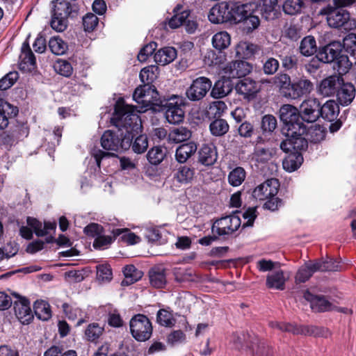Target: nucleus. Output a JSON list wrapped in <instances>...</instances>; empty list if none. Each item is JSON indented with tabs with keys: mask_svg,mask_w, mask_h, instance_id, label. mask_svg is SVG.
<instances>
[{
	"mask_svg": "<svg viewBox=\"0 0 356 356\" xmlns=\"http://www.w3.org/2000/svg\"><path fill=\"white\" fill-rule=\"evenodd\" d=\"M191 137V131L184 127L175 128L172 129L168 134V140L175 143L186 141Z\"/></svg>",
	"mask_w": 356,
	"mask_h": 356,
	"instance_id": "obj_39",
	"label": "nucleus"
},
{
	"mask_svg": "<svg viewBox=\"0 0 356 356\" xmlns=\"http://www.w3.org/2000/svg\"><path fill=\"white\" fill-rule=\"evenodd\" d=\"M320 116L330 122L337 120L339 113V107L334 100L327 101L321 107L320 106Z\"/></svg>",
	"mask_w": 356,
	"mask_h": 356,
	"instance_id": "obj_25",
	"label": "nucleus"
},
{
	"mask_svg": "<svg viewBox=\"0 0 356 356\" xmlns=\"http://www.w3.org/2000/svg\"><path fill=\"white\" fill-rule=\"evenodd\" d=\"M124 279L122 281V285L128 286L143 277V272L138 270L134 265H128L124 267L123 270Z\"/></svg>",
	"mask_w": 356,
	"mask_h": 356,
	"instance_id": "obj_33",
	"label": "nucleus"
},
{
	"mask_svg": "<svg viewBox=\"0 0 356 356\" xmlns=\"http://www.w3.org/2000/svg\"><path fill=\"white\" fill-rule=\"evenodd\" d=\"M43 356H77L76 352L73 350H69L64 353L58 346H53L48 348Z\"/></svg>",
	"mask_w": 356,
	"mask_h": 356,
	"instance_id": "obj_64",
	"label": "nucleus"
},
{
	"mask_svg": "<svg viewBox=\"0 0 356 356\" xmlns=\"http://www.w3.org/2000/svg\"><path fill=\"white\" fill-rule=\"evenodd\" d=\"M149 282L155 288H163L166 284L165 270L161 268H154L149 272Z\"/></svg>",
	"mask_w": 356,
	"mask_h": 356,
	"instance_id": "obj_35",
	"label": "nucleus"
},
{
	"mask_svg": "<svg viewBox=\"0 0 356 356\" xmlns=\"http://www.w3.org/2000/svg\"><path fill=\"white\" fill-rule=\"evenodd\" d=\"M113 238L120 236V239L127 243L128 244L133 245L140 241V238L135 234L130 232L127 229H115L113 230Z\"/></svg>",
	"mask_w": 356,
	"mask_h": 356,
	"instance_id": "obj_49",
	"label": "nucleus"
},
{
	"mask_svg": "<svg viewBox=\"0 0 356 356\" xmlns=\"http://www.w3.org/2000/svg\"><path fill=\"white\" fill-rule=\"evenodd\" d=\"M229 124L223 119H216L209 126L211 134L216 136L225 135L229 131Z\"/></svg>",
	"mask_w": 356,
	"mask_h": 356,
	"instance_id": "obj_50",
	"label": "nucleus"
},
{
	"mask_svg": "<svg viewBox=\"0 0 356 356\" xmlns=\"http://www.w3.org/2000/svg\"><path fill=\"white\" fill-rule=\"evenodd\" d=\"M14 310L17 318L23 324H28L33 319L30 303L25 298H19L14 302Z\"/></svg>",
	"mask_w": 356,
	"mask_h": 356,
	"instance_id": "obj_15",
	"label": "nucleus"
},
{
	"mask_svg": "<svg viewBox=\"0 0 356 356\" xmlns=\"http://www.w3.org/2000/svg\"><path fill=\"white\" fill-rule=\"evenodd\" d=\"M158 74L159 67L156 65H149L141 70L139 76L144 84L150 85L156 79Z\"/></svg>",
	"mask_w": 356,
	"mask_h": 356,
	"instance_id": "obj_41",
	"label": "nucleus"
},
{
	"mask_svg": "<svg viewBox=\"0 0 356 356\" xmlns=\"http://www.w3.org/2000/svg\"><path fill=\"white\" fill-rule=\"evenodd\" d=\"M156 322L161 326L171 327L175 324L176 319L171 312L161 309L156 314Z\"/></svg>",
	"mask_w": 356,
	"mask_h": 356,
	"instance_id": "obj_46",
	"label": "nucleus"
},
{
	"mask_svg": "<svg viewBox=\"0 0 356 356\" xmlns=\"http://www.w3.org/2000/svg\"><path fill=\"white\" fill-rule=\"evenodd\" d=\"M233 89L232 84L229 79H220L216 81L211 89V95L216 99L225 97Z\"/></svg>",
	"mask_w": 356,
	"mask_h": 356,
	"instance_id": "obj_28",
	"label": "nucleus"
},
{
	"mask_svg": "<svg viewBox=\"0 0 356 356\" xmlns=\"http://www.w3.org/2000/svg\"><path fill=\"white\" fill-rule=\"evenodd\" d=\"M166 106L165 116L169 123L178 124L183 121L184 112L179 105L168 103Z\"/></svg>",
	"mask_w": 356,
	"mask_h": 356,
	"instance_id": "obj_27",
	"label": "nucleus"
},
{
	"mask_svg": "<svg viewBox=\"0 0 356 356\" xmlns=\"http://www.w3.org/2000/svg\"><path fill=\"white\" fill-rule=\"evenodd\" d=\"M21 68H26L29 70L33 69L35 65V58L31 51L29 44L24 42L22 47V54L20 55Z\"/></svg>",
	"mask_w": 356,
	"mask_h": 356,
	"instance_id": "obj_30",
	"label": "nucleus"
},
{
	"mask_svg": "<svg viewBox=\"0 0 356 356\" xmlns=\"http://www.w3.org/2000/svg\"><path fill=\"white\" fill-rule=\"evenodd\" d=\"M157 44L154 42H149L144 46L138 54V59L140 62H145L156 50Z\"/></svg>",
	"mask_w": 356,
	"mask_h": 356,
	"instance_id": "obj_63",
	"label": "nucleus"
},
{
	"mask_svg": "<svg viewBox=\"0 0 356 356\" xmlns=\"http://www.w3.org/2000/svg\"><path fill=\"white\" fill-rule=\"evenodd\" d=\"M300 51L305 56L314 54L316 51V43L314 38L312 36L304 38L300 42Z\"/></svg>",
	"mask_w": 356,
	"mask_h": 356,
	"instance_id": "obj_47",
	"label": "nucleus"
},
{
	"mask_svg": "<svg viewBox=\"0 0 356 356\" xmlns=\"http://www.w3.org/2000/svg\"><path fill=\"white\" fill-rule=\"evenodd\" d=\"M211 86L212 82L209 78L200 76L193 80L191 86L186 89V95L191 101H200L207 95Z\"/></svg>",
	"mask_w": 356,
	"mask_h": 356,
	"instance_id": "obj_7",
	"label": "nucleus"
},
{
	"mask_svg": "<svg viewBox=\"0 0 356 356\" xmlns=\"http://www.w3.org/2000/svg\"><path fill=\"white\" fill-rule=\"evenodd\" d=\"M279 186L277 179H268L254 188L252 195L254 198L259 200H268L277 195Z\"/></svg>",
	"mask_w": 356,
	"mask_h": 356,
	"instance_id": "obj_10",
	"label": "nucleus"
},
{
	"mask_svg": "<svg viewBox=\"0 0 356 356\" xmlns=\"http://www.w3.org/2000/svg\"><path fill=\"white\" fill-rule=\"evenodd\" d=\"M273 85L277 88L281 93L286 97V95L291 94L292 83L290 76L286 74H278L271 78Z\"/></svg>",
	"mask_w": 356,
	"mask_h": 356,
	"instance_id": "obj_29",
	"label": "nucleus"
},
{
	"mask_svg": "<svg viewBox=\"0 0 356 356\" xmlns=\"http://www.w3.org/2000/svg\"><path fill=\"white\" fill-rule=\"evenodd\" d=\"M54 8L52 11V18L51 20V26L56 31L62 32L67 26V18L73 17L74 10L70 2L65 0H56L52 2Z\"/></svg>",
	"mask_w": 356,
	"mask_h": 356,
	"instance_id": "obj_3",
	"label": "nucleus"
},
{
	"mask_svg": "<svg viewBox=\"0 0 356 356\" xmlns=\"http://www.w3.org/2000/svg\"><path fill=\"white\" fill-rule=\"evenodd\" d=\"M236 92L243 95L244 98H252L260 90V86L251 79L241 80L236 85Z\"/></svg>",
	"mask_w": 356,
	"mask_h": 356,
	"instance_id": "obj_16",
	"label": "nucleus"
},
{
	"mask_svg": "<svg viewBox=\"0 0 356 356\" xmlns=\"http://www.w3.org/2000/svg\"><path fill=\"white\" fill-rule=\"evenodd\" d=\"M252 5L250 3L236 4L230 9V22L234 23L242 22L247 17L252 14Z\"/></svg>",
	"mask_w": 356,
	"mask_h": 356,
	"instance_id": "obj_19",
	"label": "nucleus"
},
{
	"mask_svg": "<svg viewBox=\"0 0 356 356\" xmlns=\"http://www.w3.org/2000/svg\"><path fill=\"white\" fill-rule=\"evenodd\" d=\"M55 71L64 76L69 77L73 72L71 64L65 60H58L54 65Z\"/></svg>",
	"mask_w": 356,
	"mask_h": 356,
	"instance_id": "obj_55",
	"label": "nucleus"
},
{
	"mask_svg": "<svg viewBox=\"0 0 356 356\" xmlns=\"http://www.w3.org/2000/svg\"><path fill=\"white\" fill-rule=\"evenodd\" d=\"M316 270L318 271H337L340 270L339 262L332 258L324 261H316Z\"/></svg>",
	"mask_w": 356,
	"mask_h": 356,
	"instance_id": "obj_51",
	"label": "nucleus"
},
{
	"mask_svg": "<svg viewBox=\"0 0 356 356\" xmlns=\"http://www.w3.org/2000/svg\"><path fill=\"white\" fill-rule=\"evenodd\" d=\"M286 278L282 270H277L267 276L266 285L271 289L283 290Z\"/></svg>",
	"mask_w": 356,
	"mask_h": 356,
	"instance_id": "obj_34",
	"label": "nucleus"
},
{
	"mask_svg": "<svg viewBox=\"0 0 356 356\" xmlns=\"http://www.w3.org/2000/svg\"><path fill=\"white\" fill-rule=\"evenodd\" d=\"M17 113V107L0 99V129L6 128L8 124V118L15 117Z\"/></svg>",
	"mask_w": 356,
	"mask_h": 356,
	"instance_id": "obj_22",
	"label": "nucleus"
},
{
	"mask_svg": "<svg viewBox=\"0 0 356 356\" xmlns=\"http://www.w3.org/2000/svg\"><path fill=\"white\" fill-rule=\"evenodd\" d=\"M257 49L255 44L241 41L236 47V55L240 58L248 59L254 56Z\"/></svg>",
	"mask_w": 356,
	"mask_h": 356,
	"instance_id": "obj_32",
	"label": "nucleus"
},
{
	"mask_svg": "<svg viewBox=\"0 0 356 356\" xmlns=\"http://www.w3.org/2000/svg\"><path fill=\"white\" fill-rule=\"evenodd\" d=\"M230 9L228 3L222 1L211 8L208 18L213 24H220L230 22Z\"/></svg>",
	"mask_w": 356,
	"mask_h": 356,
	"instance_id": "obj_12",
	"label": "nucleus"
},
{
	"mask_svg": "<svg viewBox=\"0 0 356 356\" xmlns=\"http://www.w3.org/2000/svg\"><path fill=\"white\" fill-rule=\"evenodd\" d=\"M231 42L230 35L226 31L216 33L212 38V44L214 48L222 50L227 48Z\"/></svg>",
	"mask_w": 356,
	"mask_h": 356,
	"instance_id": "obj_43",
	"label": "nucleus"
},
{
	"mask_svg": "<svg viewBox=\"0 0 356 356\" xmlns=\"http://www.w3.org/2000/svg\"><path fill=\"white\" fill-rule=\"evenodd\" d=\"M246 172L242 167H236L228 175V182L232 186H240L245 180Z\"/></svg>",
	"mask_w": 356,
	"mask_h": 356,
	"instance_id": "obj_48",
	"label": "nucleus"
},
{
	"mask_svg": "<svg viewBox=\"0 0 356 356\" xmlns=\"http://www.w3.org/2000/svg\"><path fill=\"white\" fill-rule=\"evenodd\" d=\"M103 330V327H100L98 324L92 323L88 326L85 334L88 340L95 341L102 335Z\"/></svg>",
	"mask_w": 356,
	"mask_h": 356,
	"instance_id": "obj_60",
	"label": "nucleus"
},
{
	"mask_svg": "<svg viewBox=\"0 0 356 356\" xmlns=\"http://www.w3.org/2000/svg\"><path fill=\"white\" fill-rule=\"evenodd\" d=\"M33 309L36 316L40 320L47 321L51 316L50 306L44 300L36 301Z\"/></svg>",
	"mask_w": 356,
	"mask_h": 356,
	"instance_id": "obj_42",
	"label": "nucleus"
},
{
	"mask_svg": "<svg viewBox=\"0 0 356 356\" xmlns=\"http://www.w3.org/2000/svg\"><path fill=\"white\" fill-rule=\"evenodd\" d=\"M277 127V120L272 115H266L261 120V129L264 132H273Z\"/></svg>",
	"mask_w": 356,
	"mask_h": 356,
	"instance_id": "obj_59",
	"label": "nucleus"
},
{
	"mask_svg": "<svg viewBox=\"0 0 356 356\" xmlns=\"http://www.w3.org/2000/svg\"><path fill=\"white\" fill-rule=\"evenodd\" d=\"M304 135H306L312 142L318 143L325 138V131L320 125L314 124L309 128L306 127Z\"/></svg>",
	"mask_w": 356,
	"mask_h": 356,
	"instance_id": "obj_45",
	"label": "nucleus"
},
{
	"mask_svg": "<svg viewBox=\"0 0 356 356\" xmlns=\"http://www.w3.org/2000/svg\"><path fill=\"white\" fill-rule=\"evenodd\" d=\"M97 17L92 13H88L83 17V26L86 31H92L98 24Z\"/></svg>",
	"mask_w": 356,
	"mask_h": 356,
	"instance_id": "obj_61",
	"label": "nucleus"
},
{
	"mask_svg": "<svg viewBox=\"0 0 356 356\" xmlns=\"http://www.w3.org/2000/svg\"><path fill=\"white\" fill-rule=\"evenodd\" d=\"M280 118L284 124L283 133L286 136L304 135L306 132V127L302 122L300 111L296 107L290 104L283 105L280 109Z\"/></svg>",
	"mask_w": 356,
	"mask_h": 356,
	"instance_id": "obj_2",
	"label": "nucleus"
},
{
	"mask_svg": "<svg viewBox=\"0 0 356 356\" xmlns=\"http://www.w3.org/2000/svg\"><path fill=\"white\" fill-rule=\"evenodd\" d=\"M49 48L56 55H63L67 50V44L59 36H54L49 41Z\"/></svg>",
	"mask_w": 356,
	"mask_h": 356,
	"instance_id": "obj_44",
	"label": "nucleus"
},
{
	"mask_svg": "<svg viewBox=\"0 0 356 356\" xmlns=\"http://www.w3.org/2000/svg\"><path fill=\"white\" fill-rule=\"evenodd\" d=\"M97 277L100 281H110L112 279V271L108 265L102 264L97 266Z\"/></svg>",
	"mask_w": 356,
	"mask_h": 356,
	"instance_id": "obj_62",
	"label": "nucleus"
},
{
	"mask_svg": "<svg viewBox=\"0 0 356 356\" xmlns=\"http://www.w3.org/2000/svg\"><path fill=\"white\" fill-rule=\"evenodd\" d=\"M241 225L240 218L232 214L216 220L212 225L211 232L220 236L229 235L236 231Z\"/></svg>",
	"mask_w": 356,
	"mask_h": 356,
	"instance_id": "obj_6",
	"label": "nucleus"
},
{
	"mask_svg": "<svg viewBox=\"0 0 356 356\" xmlns=\"http://www.w3.org/2000/svg\"><path fill=\"white\" fill-rule=\"evenodd\" d=\"M302 161L303 157L300 153L292 152L283 161V168L289 172L295 171L300 167Z\"/></svg>",
	"mask_w": 356,
	"mask_h": 356,
	"instance_id": "obj_37",
	"label": "nucleus"
},
{
	"mask_svg": "<svg viewBox=\"0 0 356 356\" xmlns=\"http://www.w3.org/2000/svg\"><path fill=\"white\" fill-rule=\"evenodd\" d=\"M342 51V44L339 41H333L320 48L318 58L324 63H330L335 60Z\"/></svg>",
	"mask_w": 356,
	"mask_h": 356,
	"instance_id": "obj_13",
	"label": "nucleus"
},
{
	"mask_svg": "<svg viewBox=\"0 0 356 356\" xmlns=\"http://www.w3.org/2000/svg\"><path fill=\"white\" fill-rule=\"evenodd\" d=\"M355 88L351 83L340 84L337 91V99L341 106L349 105L355 97Z\"/></svg>",
	"mask_w": 356,
	"mask_h": 356,
	"instance_id": "obj_17",
	"label": "nucleus"
},
{
	"mask_svg": "<svg viewBox=\"0 0 356 356\" xmlns=\"http://www.w3.org/2000/svg\"><path fill=\"white\" fill-rule=\"evenodd\" d=\"M252 70L250 63L245 60H235L227 63L222 69L228 79L241 78L248 75Z\"/></svg>",
	"mask_w": 356,
	"mask_h": 356,
	"instance_id": "obj_9",
	"label": "nucleus"
},
{
	"mask_svg": "<svg viewBox=\"0 0 356 356\" xmlns=\"http://www.w3.org/2000/svg\"><path fill=\"white\" fill-rule=\"evenodd\" d=\"M142 100L143 108H148L152 105L158 106L161 102L160 101L159 95L156 88L153 86L148 85L146 90V95H144Z\"/></svg>",
	"mask_w": 356,
	"mask_h": 356,
	"instance_id": "obj_36",
	"label": "nucleus"
},
{
	"mask_svg": "<svg viewBox=\"0 0 356 356\" xmlns=\"http://www.w3.org/2000/svg\"><path fill=\"white\" fill-rule=\"evenodd\" d=\"M337 65V71L339 74H346L352 67V62L347 55L339 54L335 59Z\"/></svg>",
	"mask_w": 356,
	"mask_h": 356,
	"instance_id": "obj_54",
	"label": "nucleus"
},
{
	"mask_svg": "<svg viewBox=\"0 0 356 356\" xmlns=\"http://www.w3.org/2000/svg\"><path fill=\"white\" fill-rule=\"evenodd\" d=\"M166 151L161 147H154L147 153V157L149 163L158 165L164 159Z\"/></svg>",
	"mask_w": 356,
	"mask_h": 356,
	"instance_id": "obj_52",
	"label": "nucleus"
},
{
	"mask_svg": "<svg viewBox=\"0 0 356 356\" xmlns=\"http://www.w3.org/2000/svg\"><path fill=\"white\" fill-rule=\"evenodd\" d=\"M313 83L306 78H300L292 83L291 94L286 95V97L296 99L302 95L309 94L313 90Z\"/></svg>",
	"mask_w": 356,
	"mask_h": 356,
	"instance_id": "obj_18",
	"label": "nucleus"
},
{
	"mask_svg": "<svg viewBox=\"0 0 356 356\" xmlns=\"http://www.w3.org/2000/svg\"><path fill=\"white\" fill-rule=\"evenodd\" d=\"M303 297L310 302L311 308L315 312H325L331 308V304L324 297L314 296L308 291L304 293Z\"/></svg>",
	"mask_w": 356,
	"mask_h": 356,
	"instance_id": "obj_20",
	"label": "nucleus"
},
{
	"mask_svg": "<svg viewBox=\"0 0 356 356\" xmlns=\"http://www.w3.org/2000/svg\"><path fill=\"white\" fill-rule=\"evenodd\" d=\"M197 145L193 142L179 145L175 152V159L180 163H184L197 151Z\"/></svg>",
	"mask_w": 356,
	"mask_h": 356,
	"instance_id": "obj_23",
	"label": "nucleus"
},
{
	"mask_svg": "<svg viewBox=\"0 0 356 356\" xmlns=\"http://www.w3.org/2000/svg\"><path fill=\"white\" fill-rule=\"evenodd\" d=\"M131 336L138 341L148 340L153 331L150 320L144 314H136L129 321Z\"/></svg>",
	"mask_w": 356,
	"mask_h": 356,
	"instance_id": "obj_5",
	"label": "nucleus"
},
{
	"mask_svg": "<svg viewBox=\"0 0 356 356\" xmlns=\"http://www.w3.org/2000/svg\"><path fill=\"white\" fill-rule=\"evenodd\" d=\"M305 7L303 0H285L282 4V10L286 15H296L300 14Z\"/></svg>",
	"mask_w": 356,
	"mask_h": 356,
	"instance_id": "obj_38",
	"label": "nucleus"
},
{
	"mask_svg": "<svg viewBox=\"0 0 356 356\" xmlns=\"http://www.w3.org/2000/svg\"><path fill=\"white\" fill-rule=\"evenodd\" d=\"M190 12L184 10L179 14L175 15L169 21V26L172 29H177L182 25L188 17Z\"/></svg>",
	"mask_w": 356,
	"mask_h": 356,
	"instance_id": "obj_58",
	"label": "nucleus"
},
{
	"mask_svg": "<svg viewBox=\"0 0 356 356\" xmlns=\"http://www.w3.org/2000/svg\"><path fill=\"white\" fill-rule=\"evenodd\" d=\"M138 112L140 111L125 104L122 99L116 102L112 121L122 133L120 137L112 131H106L101 138V145L104 149L118 152L123 148V143L127 137L129 138L134 132H138L141 127Z\"/></svg>",
	"mask_w": 356,
	"mask_h": 356,
	"instance_id": "obj_1",
	"label": "nucleus"
},
{
	"mask_svg": "<svg viewBox=\"0 0 356 356\" xmlns=\"http://www.w3.org/2000/svg\"><path fill=\"white\" fill-rule=\"evenodd\" d=\"M148 147L147 137L145 135H140L136 137L132 144V149L137 154L145 152Z\"/></svg>",
	"mask_w": 356,
	"mask_h": 356,
	"instance_id": "obj_56",
	"label": "nucleus"
},
{
	"mask_svg": "<svg viewBox=\"0 0 356 356\" xmlns=\"http://www.w3.org/2000/svg\"><path fill=\"white\" fill-rule=\"evenodd\" d=\"M320 103L316 99L305 100L300 106L301 120L308 123L315 122L320 117Z\"/></svg>",
	"mask_w": 356,
	"mask_h": 356,
	"instance_id": "obj_8",
	"label": "nucleus"
},
{
	"mask_svg": "<svg viewBox=\"0 0 356 356\" xmlns=\"http://www.w3.org/2000/svg\"><path fill=\"white\" fill-rule=\"evenodd\" d=\"M316 264H306L305 266L300 267L298 270L296 275V283H304L307 281L312 275L318 270H316Z\"/></svg>",
	"mask_w": 356,
	"mask_h": 356,
	"instance_id": "obj_40",
	"label": "nucleus"
},
{
	"mask_svg": "<svg viewBox=\"0 0 356 356\" xmlns=\"http://www.w3.org/2000/svg\"><path fill=\"white\" fill-rule=\"evenodd\" d=\"M320 14L327 16V22L330 27L351 30L356 26L355 21L350 19V14L346 10L327 6L321 10Z\"/></svg>",
	"mask_w": 356,
	"mask_h": 356,
	"instance_id": "obj_4",
	"label": "nucleus"
},
{
	"mask_svg": "<svg viewBox=\"0 0 356 356\" xmlns=\"http://www.w3.org/2000/svg\"><path fill=\"white\" fill-rule=\"evenodd\" d=\"M198 161L204 165H211L217 160V152L212 145H203L198 152Z\"/></svg>",
	"mask_w": 356,
	"mask_h": 356,
	"instance_id": "obj_24",
	"label": "nucleus"
},
{
	"mask_svg": "<svg viewBox=\"0 0 356 356\" xmlns=\"http://www.w3.org/2000/svg\"><path fill=\"white\" fill-rule=\"evenodd\" d=\"M270 325L273 328L278 329L279 330L282 332H291L294 334H308L314 336H324V334H323V330L316 327H298L296 325H294L285 323H280L277 321L271 322Z\"/></svg>",
	"mask_w": 356,
	"mask_h": 356,
	"instance_id": "obj_11",
	"label": "nucleus"
},
{
	"mask_svg": "<svg viewBox=\"0 0 356 356\" xmlns=\"http://www.w3.org/2000/svg\"><path fill=\"white\" fill-rule=\"evenodd\" d=\"M177 57V51L174 47H166L157 51L154 56V61L161 65L172 62Z\"/></svg>",
	"mask_w": 356,
	"mask_h": 356,
	"instance_id": "obj_26",
	"label": "nucleus"
},
{
	"mask_svg": "<svg viewBox=\"0 0 356 356\" xmlns=\"http://www.w3.org/2000/svg\"><path fill=\"white\" fill-rule=\"evenodd\" d=\"M277 0H259V10L266 20H272L277 16Z\"/></svg>",
	"mask_w": 356,
	"mask_h": 356,
	"instance_id": "obj_21",
	"label": "nucleus"
},
{
	"mask_svg": "<svg viewBox=\"0 0 356 356\" xmlns=\"http://www.w3.org/2000/svg\"><path fill=\"white\" fill-rule=\"evenodd\" d=\"M194 175V168L186 165H181L174 172L173 178L179 184H186L191 181Z\"/></svg>",
	"mask_w": 356,
	"mask_h": 356,
	"instance_id": "obj_31",
	"label": "nucleus"
},
{
	"mask_svg": "<svg viewBox=\"0 0 356 356\" xmlns=\"http://www.w3.org/2000/svg\"><path fill=\"white\" fill-rule=\"evenodd\" d=\"M19 76L17 72H10L0 79V90H6L10 88L18 79Z\"/></svg>",
	"mask_w": 356,
	"mask_h": 356,
	"instance_id": "obj_57",
	"label": "nucleus"
},
{
	"mask_svg": "<svg viewBox=\"0 0 356 356\" xmlns=\"http://www.w3.org/2000/svg\"><path fill=\"white\" fill-rule=\"evenodd\" d=\"M343 83V78L339 75H332L323 79L319 85V92L325 96L329 97L337 94V88Z\"/></svg>",
	"mask_w": 356,
	"mask_h": 356,
	"instance_id": "obj_14",
	"label": "nucleus"
},
{
	"mask_svg": "<svg viewBox=\"0 0 356 356\" xmlns=\"http://www.w3.org/2000/svg\"><path fill=\"white\" fill-rule=\"evenodd\" d=\"M342 49L352 56H356V34L348 33L343 39Z\"/></svg>",
	"mask_w": 356,
	"mask_h": 356,
	"instance_id": "obj_53",
	"label": "nucleus"
}]
</instances>
